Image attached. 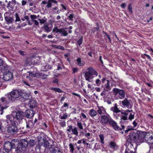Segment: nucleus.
Wrapping results in <instances>:
<instances>
[{
    "label": "nucleus",
    "mask_w": 153,
    "mask_h": 153,
    "mask_svg": "<svg viewBox=\"0 0 153 153\" xmlns=\"http://www.w3.org/2000/svg\"><path fill=\"white\" fill-rule=\"evenodd\" d=\"M28 144L30 146L33 147V146L36 145V142L33 140H30L28 142Z\"/></svg>",
    "instance_id": "36"
},
{
    "label": "nucleus",
    "mask_w": 153,
    "mask_h": 153,
    "mask_svg": "<svg viewBox=\"0 0 153 153\" xmlns=\"http://www.w3.org/2000/svg\"><path fill=\"white\" fill-rule=\"evenodd\" d=\"M67 131L69 132L71 131L72 134H74L76 136L78 135V132L77 130V128L76 127L73 128L72 126L70 125L68 126V128L67 129Z\"/></svg>",
    "instance_id": "18"
},
{
    "label": "nucleus",
    "mask_w": 153,
    "mask_h": 153,
    "mask_svg": "<svg viewBox=\"0 0 153 153\" xmlns=\"http://www.w3.org/2000/svg\"><path fill=\"white\" fill-rule=\"evenodd\" d=\"M121 7L125 9L126 7V4L125 3H123L120 5Z\"/></svg>",
    "instance_id": "62"
},
{
    "label": "nucleus",
    "mask_w": 153,
    "mask_h": 153,
    "mask_svg": "<svg viewBox=\"0 0 153 153\" xmlns=\"http://www.w3.org/2000/svg\"><path fill=\"white\" fill-rule=\"evenodd\" d=\"M134 114H132L131 113L129 115L128 119H129L130 120H132L134 118Z\"/></svg>",
    "instance_id": "51"
},
{
    "label": "nucleus",
    "mask_w": 153,
    "mask_h": 153,
    "mask_svg": "<svg viewBox=\"0 0 153 153\" xmlns=\"http://www.w3.org/2000/svg\"><path fill=\"white\" fill-rule=\"evenodd\" d=\"M133 129V128L132 127H130L129 126H128L127 127L126 130H124V129H123L122 130V131H124L126 133H127L128 131Z\"/></svg>",
    "instance_id": "42"
},
{
    "label": "nucleus",
    "mask_w": 153,
    "mask_h": 153,
    "mask_svg": "<svg viewBox=\"0 0 153 153\" xmlns=\"http://www.w3.org/2000/svg\"><path fill=\"white\" fill-rule=\"evenodd\" d=\"M78 69L76 68H73V73H74L78 71Z\"/></svg>",
    "instance_id": "63"
},
{
    "label": "nucleus",
    "mask_w": 153,
    "mask_h": 153,
    "mask_svg": "<svg viewBox=\"0 0 153 153\" xmlns=\"http://www.w3.org/2000/svg\"><path fill=\"white\" fill-rule=\"evenodd\" d=\"M113 92L115 97L117 96L118 94V98L120 99H123L125 97V92L123 89L115 88L113 89Z\"/></svg>",
    "instance_id": "5"
},
{
    "label": "nucleus",
    "mask_w": 153,
    "mask_h": 153,
    "mask_svg": "<svg viewBox=\"0 0 153 153\" xmlns=\"http://www.w3.org/2000/svg\"><path fill=\"white\" fill-rule=\"evenodd\" d=\"M47 5H46V7L49 8L52 6L56 7L57 5V1L56 0H48Z\"/></svg>",
    "instance_id": "19"
},
{
    "label": "nucleus",
    "mask_w": 153,
    "mask_h": 153,
    "mask_svg": "<svg viewBox=\"0 0 153 153\" xmlns=\"http://www.w3.org/2000/svg\"><path fill=\"white\" fill-rule=\"evenodd\" d=\"M51 90L54 91L55 92H58L59 93H62L63 92L62 90L58 88H52Z\"/></svg>",
    "instance_id": "38"
},
{
    "label": "nucleus",
    "mask_w": 153,
    "mask_h": 153,
    "mask_svg": "<svg viewBox=\"0 0 153 153\" xmlns=\"http://www.w3.org/2000/svg\"><path fill=\"white\" fill-rule=\"evenodd\" d=\"M6 122L8 124H16V120H15L13 114V115H8L6 116Z\"/></svg>",
    "instance_id": "13"
},
{
    "label": "nucleus",
    "mask_w": 153,
    "mask_h": 153,
    "mask_svg": "<svg viewBox=\"0 0 153 153\" xmlns=\"http://www.w3.org/2000/svg\"><path fill=\"white\" fill-rule=\"evenodd\" d=\"M30 17L32 19V20L33 21L35 20V19H36L37 18V16L35 15H30Z\"/></svg>",
    "instance_id": "54"
},
{
    "label": "nucleus",
    "mask_w": 153,
    "mask_h": 153,
    "mask_svg": "<svg viewBox=\"0 0 153 153\" xmlns=\"http://www.w3.org/2000/svg\"><path fill=\"white\" fill-rule=\"evenodd\" d=\"M9 97L7 94L5 95V97H2L0 99V102L2 105L0 110L1 111V113H0L1 115L3 114V110L9 107L10 103L12 102L11 99H9Z\"/></svg>",
    "instance_id": "3"
},
{
    "label": "nucleus",
    "mask_w": 153,
    "mask_h": 153,
    "mask_svg": "<svg viewBox=\"0 0 153 153\" xmlns=\"http://www.w3.org/2000/svg\"><path fill=\"white\" fill-rule=\"evenodd\" d=\"M82 143H83L84 144H85V140L84 139H82L81 140H79L77 142V143L79 144H80Z\"/></svg>",
    "instance_id": "57"
},
{
    "label": "nucleus",
    "mask_w": 153,
    "mask_h": 153,
    "mask_svg": "<svg viewBox=\"0 0 153 153\" xmlns=\"http://www.w3.org/2000/svg\"><path fill=\"white\" fill-rule=\"evenodd\" d=\"M4 149L7 152H9L12 149L11 145L9 141L5 142L4 144Z\"/></svg>",
    "instance_id": "20"
},
{
    "label": "nucleus",
    "mask_w": 153,
    "mask_h": 153,
    "mask_svg": "<svg viewBox=\"0 0 153 153\" xmlns=\"http://www.w3.org/2000/svg\"><path fill=\"white\" fill-rule=\"evenodd\" d=\"M41 146H36L35 148V151L34 150L33 151V149L31 148H30L29 149V153H42L43 152V151L41 150Z\"/></svg>",
    "instance_id": "21"
},
{
    "label": "nucleus",
    "mask_w": 153,
    "mask_h": 153,
    "mask_svg": "<svg viewBox=\"0 0 153 153\" xmlns=\"http://www.w3.org/2000/svg\"><path fill=\"white\" fill-rule=\"evenodd\" d=\"M28 145L27 141L25 139H23L21 140L20 146L21 148L26 147ZM22 149V148L21 149Z\"/></svg>",
    "instance_id": "27"
},
{
    "label": "nucleus",
    "mask_w": 153,
    "mask_h": 153,
    "mask_svg": "<svg viewBox=\"0 0 153 153\" xmlns=\"http://www.w3.org/2000/svg\"><path fill=\"white\" fill-rule=\"evenodd\" d=\"M20 96L25 100H30L31 97V96L30 94L21 91H20Z\"/></svg>",
    "instance_id": "23"
},
{
    "label": "nucleus",
    "mask_w": 153,
    "mask_h": 153,
    "mask_svg": "<svg viewBox=\"0 0 153 153\" xmlns=\"http://www.w3.org/2000/svg\"><path fill=\"white\" fill-rule=\"evenodd\" d=\"M29 74L28 75L31 78L34 77V74L32 72L29 71L28 72Z\"/></svg>",
    "instance_id": "50"
},
{
    "label": "nucleus",
    "mask_w": 153,
    "mask_h": 153,
    "mask_svg": "<svg viewBox=\"0 0 153 153\" xmlns=\"http://www.w3.org/2000/svg\"><path fill=\"white\" fill-rule=\"evenodd\" d=\"M9 67L6 64H4L3 67L2 68V71L3 74L5 72H10L9 71Z\"/></svg>",
    "instance_id": "30"
},
{
    "label": "nucleus",
    "mask_w": 153,
    "mask_h": 153,
    "mask_svg": "<svg viewBox=\"0 0 153 153\" xmlns=\"http://www.w3.org/2000/svg\"><path fill=\"white\" fill-rule=\"evenodd\" d=\"M13 78V76L10 72H5L3 74V79L5 81H9Z\"/></svg>",
    "instance_id": "15"
},
{
    "label": "nucleus",
    "mask_w": 153,
    "mask_h": 153,
    "mask_svg": "<svg viewBox=\"0 0 153 153\" xmlns=\"http://www.w3.org/2000/svg\"><path fill=\"white\" fill-rule=\"evenodd\" d=\"M106 81L107 83L105 84L103 89L108 91L111 89V88L110 86L109 80H107Z\"/></svg>",
    "instance_id": "32"
},
{
    "label": "nucleus",
    "mask_w": 153,
    "mask_h": 153,
    "mask_svg": "<svg viewBox=\"0 0 153 153\" xmlns=\"http://www.w3.org/2000/svg\"><path fill=\"white\" fill-rule=\"evenodd\" d=\"M83 42V37L82 36L80 39H79L77 42V44L79 46H80L82 43Z\"/></svg>",
    "instance_id": "48"
},
{
    "label": "nucleus",
    "mask_w": 153,
    "mask_h": 153,
    "mask_svg": "<svg viewBox=\"0 0 153 153\" xmlns=\"http://www.w3.org/2000/svg\"><path fill=\"white\" fill-rule=\"evenodd\" d=\"M45 18V17H44L42 19H39V20L40 23L43 24L46 22V19H44V18Z\"/></svg>",
    "instance_id": "52"
},
{
    "label": "nucleus",
    "mask_w": 153,
    "mask_h": 153,
    "mask_svg": "<svg viewBox=\"0 0 153 153\" xmlns=\"http://www.w3.org/2000/svg\"><path fill=\"white\" fill-rule=\"evenodd\" d=\"M15 16L16 18V20H15V22L20 21L21 20L19 18L18 14L17 13H16L15 14Z\"/></svg>",
    "instance_id": "46"
},
{
    "label": "nucleus",
    "mask_w": 153,
    "mask_h": 153,
    "mask_svg": "<svg viewBox=\"0 0 153 153\" xmlns=\"http://www.w3.org/2000/svg\"><path fill=\"white\" fill-rule=\"evenodd\" d=\"M128 11L131 13H132V6L131 4H129L128 5Z\"/></svg>",
    "instance_id": "53"
},
{
    "label": "nucleus",
    "mask_w": 153,
    "mask_h": 153,
    "mask_svg": "<svg viewBox=\"0 0 153 153\" xmlns=\"http://www.w3.org/2000/svg\"><path fill=\"white\" fill-rule=\"evenodd\" d=\"M95 83L97 86H100L101 83V81L99 78L96 79L95 80Z\"/></svg>",
    "instance_id": "49"
},
{
    "label": "nucleus",
    "mask_w": 153,
    "mask_h": 153,
    "mask_svg": "<svg viewBox=\"0 0 153 153\" xmlns=\"http://www.w3.org/2000/svg\"><path fill=\"white\" fill-rule=\"evenodd\" d=\"M21 91L14 90L10 93L7 94L9 98L11 99L12 102H13L14 99L18 98L20 96Z\"/></svg>",
    "instance_id": "10"
},
{
    "label": "nucleus",
    "mask_w": 153,
    "mask_h": 153,
    "mask_svg": "<svg viewBox=\"0 0 153 153\" xmlns=\"http://www.w3.org/2000/svg\"><path fill=\"white\" fill-rule=\"evenodd\" d=\"M34 77H36L37 78H40V73H37L34 74Z\"/></svg>",
    "instance_id": "61"
},
{
    "label": "nucleus",
    "mask_w": 153,
    "mask_h": 153,
    "mask_svg": "<svg viewBox=\"0 0 153 153\" xmlns=\"http://www.w3.org/2000/svg\"><path fill=\"white\" fill-rule=\"evenodd\" d=\"M29 107L31 108H33L36 106V102L34 100H31L29 101Z\"/></svg>",
    "instance_id": "28"
},
{
    "label": "nucleus",
    "mask_w": 153,
    "mask_h": 153,
    "mask_svg": "<svg viewBox=\"0 0 153 153\" xmlns=\"http://www.w3.org/2000/svg\"><path fill=\"white\" fill-rule=\"evenodd\" d=\"M69 147L70 152L71 153H73L75 150L74 144L72 143H70L69 145Z\"/></svg>",
    "instance_id": "35"
},
{
    "label": "nucleus",
    "mask_w": 153,
    "mask_h": 153,
    "mask_svg": "<svg viewBox=\"0 0 153 153\" xmlns=\"http://www.w3.org/2000/svg\"><path fill=\"white\" fill-rule=\"evenodd\" d=\"M108 123L110 126H112L115 130L119 131L120 133H121L122 134L123 133V131H122V130L124 129L125 126L124 125L122 126L121 128H120L117 125L116 122L113 120L111 118V119L110 121H109Z\"/></svg>",
    "instance_id": "8"
},
{
    "label": "nucleus",
    "mask_w": 153,
    "mask_h": 153,
    "mask_svg": "<svg viewBox=\"0 0 153 153\" xmlns=\"http://www.w3.org/2000/svg\"><path fill=\"white\" fill-rule=\"evenodd\" d=\"M13 115L15 120H16V124L20 123L23 119L25 120L24 118V112L22 111H18L13 113Z\"/></svg>",
    "instance_id": "7"
},
{
    "label": "nucleus",
    "mask_w": 153,
    "mask_h": 153,
    "mask_svg": "<svg viewBox=\"0 0 153 153\" xmlns=\"http://www.w3.org/2000/svg\"><path fill=\"white\" fill-rule=\"evenodd\" d=\"M9 14L8 12H6L4 14V19L5 21L7 24H11L14 21L13 17L12 16H11V15L8 16L7 15Z\"/></svg>",
    "instance_id": "16"
},
{
    "label": "nucleus",
    "mask_w": 153,
    "mask_h": 153,
    "mask_svg": "<svg viewBox=\"0 0 153 153\" xmlns=\"http://www.w3.org/2000/svg\"><path fill=\"white\" fill-rule=\"evenodd\" d=\"M97 113L99 115H102L106 114V111L103 106L98 107Z\"/></svg>",
    "instance_id": "24"
},
{
    "label": "nucleus",
    "mask_w": 153,
    "mask_h": 153,
    "mask_svg": "<svg viewBox=\"0 0 153 153\" xmlns=\"http://www.w3.org/2000/svg\"><path fill=\"white\" fill-rule=\"evenodd\" d=\"M109 146L111 148L113 149L117 146L116 143L114 141H111L109 143Z\"/></svg>",
    "instance_id": "37"
},
{
    "label": "nucleus",
    "mask_w": 153,
    "mask_h": 153,
    "mask_svg": "<svg viewBox=\"0 0 153 153\" xmlns=\"http://www.w3.org/2000/svg\"><path fill=\"white\" fill-rule=\"evenodd\" d=\"M12 149H14L15 153H20L21 152L20 147H18L19 142V140L16 139H13L10 142Z\"/></svg>",
    "instance_id": "6"
},
{
    "label": "nucleus",
    "mask_w": 153,
    "mask_h": 153,
    "mask_svg": "<svg viewBox=\"0 0 153 153\" xmlns=\"http://www.w3.org/2000/svg\"><path fill=\"white\" fill-rule=\"evenodd\" d=\"M97 114V112L93 109H91L89 113L90 115L92 117L95 116Z\"/></svg>",
    "instance_id": "34"
},
{
    "label": "nucleus",
    "mask_w": 153,
    "mask_h": 153,
    "mask_svg": "<svg viewBox=\"0 0 153 153\" xmlns=\"http://www.w3.org/2000/svg\"><path fill=\"white\" fill-rule=\"evenodd\" d=\"M99 147H100V146L99 145V144L96 143L95 144V146H94V149L96 150L98 149V148Z\"/></svg>",
    "instance_id": "59"
},
{
    "label": "nucleus",
    "mask_w": 153,
    "mask_h": 153,
    "mask_svg": "<svg viewBox=\"0 0 153 153\" xmlns=\"http://www.w3.org/2000/svg\"><path fill=\"white\" fill-rule=\"evenodd\" d=\"M143 143L145 141V140L148 143L151 144V145L153 144V134L151 133H146L145 135L143 134Z\"/></svg>",
    "instance_id": "9"
},
{
    "label": "nucleus",
    "mask_w": 153,
    "mask_h": 153,
    "mask_svg": "<svg viewBox=\"0 0 153 153\" xmlns=\"http://www.w3.org/2000/svg\"><path fill=\"white\" fill-rule=\"evenodd\" d=\"M111 110L114 112L116 113L121 112L120 110L117 107V104L116 103L115 104L114 106L111 108Z\"/></svg>",
    "instance_id": "31"
},
{
    "label": "nucleus",
    "mask_w": 153,
    "mask_h": 153,
    "mask_svg": "<svg viewBox=\"0 0 153 153\" xmlns=\"http://www.w3.org/2000/svg\"><path fill=\"white\" fill-rule=\"evenodd\" d=\"M68 117V114L67 113H65L63 114V116H61L60 118L62 120H65Z\"/></svg>",
    "instance_id": "47"
},
{
    "label": "nucleus",
    "mask_w": 153,
    "mask_h": 153,
    "mask_svg": "<svg viewBox=\"0 0 153 153\" xmlns=\"http://www.w3.org/2000/svg\"><path fill=\"white\" fill-rule=\"evenodd\" d=\"M77 125L80 130H83V128L82 123L79 121L77 122Z\"/></svg>",
    "instance_id": "40"
},
{
    "label": "nucleus",
    "mask_w": 153,
    "mask_h": 153,
    "mask_svg": "<svg viewBox=\"0 0 153 153\" xmlns=\"http://www.w3.org/2000/svg\"><path fill=\"white\" fill-rule=\"evenodd\" d=\"M19 53L22 56H25L26 54V53L25 51H22L21 50H19Z\"/></svg>",
    "instance_id": "55"
},
{
    "label": "nucleus",
    "mask_w": 153,
    "mask_h": 153,
    "mask_svg": "<svg viewBox=\"0 0 153 153\" xmlns=\"http://www.w3.org/2000/svg\"><path fill=\"white\" fill-rule=\"evenodd\" d=\"M49 25L47 24H45L44 25L43 28L45 29V31L47 33L50 32L52 28L51 27L49 26Z\"/></svg>",
    "instance_id": "33"
},
{
    "label": "nucleus",
    "mask_w": 153,
    "mask_h": 153,
    "mask_svg": "<svg viewBox=\"0 0 153 153\" xmlns=\"http://www.w3.org/2000/svg\"><path fill=\"white\" fill-rule=\"evenodd\" d=\"M87 71L85 74V79L86 80L90 82L94 77L97 76L98 74L94 68L91 67L88 68Z\"/></svg>",
    "instance_id": "2"
},
{
    "label": "nucleus",
    "mask_w": 153,
    "mask_h": 153,
    "mask_svg": "<svg viewBox=\"0 0 153 153\" xmlns=\"http://www.w3.org/2000/svg\"><path fill=\"white\" fill-rule=\"evenodd\" d=\"M17 124H12L8 125L7 127V132L5 133H7L9 134L13 135L17 133L18 129L16 126Z\"/></svg>",
    "instance_id": "4"
},
{
    "label": "nucleus",
    "mask_w": 153,
    "mask_h": 153,
    "mask_svg": "<svg viewBox=\"0 0 153 153\" xmlns=\"http://www.w3.org/2000/svg\"><path fill=\"white\" fill-rule=\"evenodd\" d=\"M58 80L57 79H55L53 81V82L55 83H58Z\"/></svg>",
    "instance_id": "64"
},
{
    "label": "nucleus",
    "mask_w": 153,
    "mask_h": 153,
    "mask_svg": "<svg viewBox=\"0 0 153 153\" xmlns=\"http://www.w3.org/2000/svg\"><path fill=\"white\" fill-rule=\"evenodd\" d=\"M56 48L60 49L62 50H64V47L61 45H57V47H56Z\"/></svg>",
    "instance_id": "60"
},
{
    "label": "nucleus",
    "mask_w": 153,
    "mask_h": 153,
    "mask_svg": "<svg viewBox=\"0 0 153 153\" xmlns=\"http://www.w3.org/2000/svg\"><path fill=\"white\" fill-rule=\"evenodd\" d=\"M60 124L62 127H64L65 126V121H62L60 123Z\"/></svg>",
    "instance_id": "58"
},
{
    "label": "nucleus",
    "mask_w": 153,
    "mask_h": 153,
    "mask_svg": "<svg viewBox=\"0 0 153 153\" xmlns=\"http://www.w3.org/2000/svg\"><path fill=\"white\" fill-rule=\"evenodd\" d=\"M60 33H61L62 34V35L64 36H66L68 35L67 31L63 28H61Z\"/></svg>",
    "instance_id": "39"
},
{
    "label": "nucleus",
    "mask_w": 153,
    "mask_h": 153,
    "mask_svg": "<svg viewBox=\"0 0 153 153\" xmlns=\"http://www.w3.org/2000/svg\"><path fill=\"white\" fill-rule=\"evenodd\" d=\"M74 17V14L73 13H71L68 16V19L69 20L72 21H73V18Z\"/></svg>",
    "instance_id": "45"
},
{
    "label": "nucleus",
    "mask_w": 153,
    "mask_h": 153,
    "mask_svg": "<svg viewBox=\"0 0 153 153\" xmlns=\"http://www.w3.org/2000/svg\"><path fill=\"white\" fill-rule=\"evenodd\" d=\"M100 141V142L102 144H104V136L102 134H100L99 135Z\"/></svg>",
    "instance_id": "44"
},
{
    "label": "nucleus",
    "mask_w": 153,
    "mask_h": 153,
    "mask_svg": "<svg viewBox=\"0 0 153 153\" xmlns=\"http://www.w3.org/2000/svg\"><path fill=\"white\" fill-rule=\"evenodd\" d=\"M16 0H12L9 1L7 5V7L9 9V11L13 10L14 8V6L16 4Z\"/></svg>",
    "instance_id": "17"
},
{
    "label": "nucleus",
    "mask_w": 153,
    "mask_h": 153,
    "mask_svg": "<svg viewBox=\"0 0 153 153\" xmlns=\"http://www.w3.org/2000/svg\"><path fill=\"white\" fill-rule=\"evenodd\" d=\"M121 104L123 107H126L128 109L131 108L133 105L132 100L127 98H125L122 101Z\"/></svg>",
    "instance_id": "11"
},
{
    "label": "nucleus",
    "mask_w": 153,
    "mask_h": 153,
    "mask_svg": "<svg viewBox=\"0 0 153 153\" xmlns=\"http://www.w3.org/2000/svg\"><path fill=\"white\" fill-rule=\"evenodd\" d=\"M111 118L109 115L106 116L102 115L101 116L100 123L102 125H104L108 123Z\"/></svg>",
    "instance_id": "12"
},
{
    "label": "nucleus",
    "mask_w": 153,
    "mask_h": 153,
    "mask_svg": "<svg viewBox=\"0 0 153 153\" xmlns=\"http://www.w3.org/2000/svg\"><path fill=\"white\" fill-rule=\"evenodd\" d=\"M35 114L33 110H28L26 111L25 115L27 118H31Z\"/></svg>",
    "instance_id": "22"
},
{
    "label": "nucleus",
    "mask_w": 153,
    "mask_h": 153,
    "mask_svg": "<svg viewBox=\"0 0 153 153\" xmlns=\"http://www.w3.org/2000/svg\"><path fill=\"white\" fill-rule=\"evenodd\" d=\"M26 128L27 131H29V129L32 128L34 125V124L32 120H29L27 122H26Z\"/></svg>",
    "instance_id": "25"
},
{
    "label": "nucleus",
    "mask_w": 153,
    "mask_h": 153,
    "mask_svg": "<svg viewBox=\"0 0 153 153\" xmlns=\"http://www.w3.org/2000/svg\"><path fill=\"white\" fill-rule=\"evenodd\" d=\"M61 29H58V27H54L53 30V32H55L56 33H60V31H61Z\"/></svg>",
    "instance_id": "41"
},
{
    "label": "nucleus",
    "mask_w": 153,
    "mask_h": 153,
    "mask_svg": "<svg viewBox=\"0 0 153 153\" xmlns=\"http://www.w3.org/2000/svg\"><path fill=\"white\" fill-rule=\"evenodd\" d=\"M142 131H135L131 132L126 137V144L133 145L134 142H140L142 143L143 136Z\"/></svg>",
    "instance_id": "1"
},
{
    "label": "nucleus",
    "mask_w": 153,
    "mask_h": 153,
    "mask_svg": "<svg viewBox=\"0 0 153 153\" xmlns=\"http://www.w3.org/2000/svg\"><path fill=\"white\" fill-rule=\"evenodd\" d=\"M76 64L79 66H83L85 64V62L82 60L81 58L80 57H78L76 59Z\"/></svg>",
    "instance_id": "29"
},
{
    "label": "nucleus",
    "mask_w": 153,
    "mask_h": 153,
    "mask_svg": "<svg viewBox=\"0 0 153 153\" xmlns=\"http://www.w3.org/2000/svg\"><path fill=\"white\" fill-rule=\"evenodd\" d=\"M122 115L120 116L121 120L123 121L126 120H128L127 116L128 115V113H126V112L125 111L124 112H121Z\"/></svg>",
    "instance_id": "26"
},
{
    "label": "nucleus",
    "mask_w": 153,
    "mask_h": 153,
    "mask_svg": "<svg viewBox=\"0 0 153 153\" xmlns=\"http://www.w3.org/2000/svg\"><path fill=\"white\" fill-rule=\"evenodd\" d=\"M39 144L40 146H42L48 149H50L51 148V147H50L48 141L43 138H41L39 141Z\"/></svg>",
    "instance_id": "14"
},
{
    "label": "nucleus",
    "mask_w": 153,
    "mask_h": 153,
    "mask_svg": "<svg viewBox=\"0 0 153 153\" xmlns=\"http://www.w3.org/2000/svg\"><path fill=\"white\" fill-rule=\"evenodd\" d=\"M108 91H106V90H104L103 89V91L100 94L102 96H105L107 94V92Z\"/></svg>",
    "instance_id": "56"
},
{
    "label": "nucleus",
    "mask_w": 153,
    "mask_h": 153,
    "mask_svg": "<svg viewBox=\"0 0 153 153\" xmlns=\"http://www.w3.org/2000/svg\"><path fill=\"white\" fill-rule=\"evenodd\" d=\"M52 153H62L60 150L58 148L54 149L53 150Z\"/></svg>",
    "instance_id": "43"
}]
</instances>
